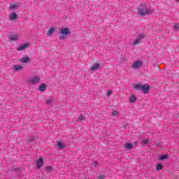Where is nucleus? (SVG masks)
<instances>
[{
    "instance_id": "1",
    "label": "nucleus",
    "mask_w": 179,
    "mask_h": 179,
    "mask_svg": "<svg viewBox=\"0 0 179 179\" xmlns=\"http://www.w3.org/2000/svg\"><path fill=\"white\" fill-rule=\"evenodd\" d=\"M153 10L150 8V6L143 4L137 10L138 16H146V15H152Z\"/></svg>"
},
{
    "instance_id": "2",
    "label": "nucleus",
    "mask_w": 179,
    "mask_h": 179,
    "mask_svg": "<svg viewBox=\"0 0 179 179\" xmlns=\"http://www.w3.org/2000/svg\"><path fill=\"white\" fill-rule=\"evenodd\" d=\"M134 89L135 90H137L138 92H141L142 90L143 92H144L145 94H148L149 93V91L150 90V86L148 84L142 85L139 83L134 85Z\"/></svg>"
},
{
    "instance_id": "3",
    "label": "nucleus",
    "mask_w": 179,
    "mask_h": 179,
    "mask_svg": "<svg viewBox=\"0 0 179 179\" xmlns=\"http://www.w3.org/2000/svg\"><path fill=\"white\" fill-rule=\"evenodd\" d=\"M59 32L62 36H68V34H71V30L69 28H62L59 30Z\"/></svg>"
},
{
    "instance_id": "4",
    "label": "nucleus",
    "mask_w": 179,
    "mask_h": 179,
    "mask_svg": "<svg viewBox=\"0 0 179 179\" xmlns=\"http://www.w3.org/2000/svg\"><path fill=\"white\" fill-rule=\"evenodd\" d=\"M142 64H143V63H142V62L141 61H139V60H138V61H136L134 64H133V65H132V68H133V69H139V68H142Z\"/></svg>"
},
{
    "instance_id": "5",
    "label": "nucleus",
    "mask_w": 179,
    "mask_h": 179,
    "mask_svg": "<svg viewBox=\"0 0 179 179\" xmlns=\"http://www.w3.org/2000/svg\"><path fill=\"white\" fill-rule=\"evenodd\" d=\"M44 164V161L43 160V157H40L38 160H36V167L37 169H41V166Z\"/></svg>"
},
{
    "instance_id": "6",
    "label": "nucleus",
    "mask_w": 179,
    "mask_h": 179,
    "mask_svg": "<svg viewBox=\"0 0 179 179\" xmlns=\"http://www.w3.org/2000/svg\"><path fill=\"white\" fill-rule=\"evenodd\" d=\"M8 38L11 40L12 41H16L19 38V36L17 34H11L8 36Z\"/></svg>"
},
{
    "instance_id": "7",
    "label": "nucleus",
    "mask_w": 179,
    "mask_h": 179,
    "mask_svg": "<svg viewBox=\"0 0 179 179\" xmlns=\"http://www.w3.org/2000/svg\"><path fill=\"white\" fill-rule=\"evenodd\" d=\"M40 82V78L38 77H34L29 80V83H31L32 85H36Z\"/></svg>"
},
{
    "instance_id": "8",
    "label": "nucleus",
    "mask_w": 179,
    "mask_h": 179,
    "mask_svg": "<svg viewBox=\"0 0 179 179\" xmlns=\"http://www.w3.org/2000/svg\"><path fill=\"white\" fill-rule=\"evenodd\" d=\"M19 61H20V62H22V64H26L30 61V57H21L19 59Z\"/></svg>"
},
{
    "instance_id": "9",
    "label": "nucleus",
    "mask_w": 179,
    "mask_h": 179,
    "mask_svg": "<svg viewBox=\"0 0 179 179\" xmlns=\"http://www.w3.org/2000/svg\"><path fill=\"white\" fill-rule=\"evenodd\" d=\"M19 8V3H10L9 9L10 10H15V9H17Z\"/></svg>"
},
{
    "instance_id": "10",
    "label": "nucleus",
    "mask_w": 179,
    "mask_h": 179,
    "mask_svg": "<svg viewBox=\"0 0 179 179\" xmlns=\"http://www.w3.org/2000/svg\"><path fill=\"white\" fill-rule=\"evenodd\" d=\"M29 45H30L29 43H24L23 45H22L17 48V50L23 51V50H26V48H27V47H29Z\"/></svg>"
},
{
    "instance_id": "11",
    "label": "nucleus",
    "mask_w": 179,
    "mask_h": 179,
    "mask_svg": "<svg viewBox=\"0 0 179 179\" xmlns=\"http://www.w3.org/2000/svg\"><path fill=\"white\" fill-rule=\"evenodd\" d=\"M100 68V64L95 63L91 66L90 70L91 71H96V69H99Z\"/></svg>"
},
{
    "instance_id": "12",
    "label": "nucleus",
    "mask_w": 179,
    "mask_h": 179,
    "mask_svg": "<svg viewBox=\"0 0 179 179\" xmlns=\"http://www.w3.org/2000/svg\"><path fill=\"white\" fill-rule=\"evenodd\" d=\"M56 143H57V148H59V149H64L65 144H64V143H62V141H57Z\"/></svg>"
},
{
    "instance_id": "13",
    "label": "nucleus",
    "mask_w": 179,
    "mask_h": 179,
    "mask_svg": "<svg viewBox=\"0 0 179 179\" xmlns=\"http://www.w3.org/2000/svg\"><path fill=\"white\" fill-rule=\"evenodd\" d=\"M54 31H55V29L50 28L48 29V34H47L48 37H51V36H52V33H54Z\"/></svg>"
},
{
    "instance_id": "14",
    "label": "nucleus",
    "mask_w": 179,
    "mask_h": 179,
    "mask_svg": "<svg viewBox=\"0 0 179 179\" xmlns=\"http://www.w3.org/2000/svg\"><path fill=\"white\" fill-rule=\"evenodd\" d=\"M10 20H15V19H17V14L16 13H13L10 15Z\"/></svg>"
},
{
    "instance_id": "15",
    "label": "nucleus",
    "mask_w": 179,
    "mask_h": 179,
    "mask_svg": "<svg viewBox=\"0 0 179 179\" xmlns=\"http://www.w3.org/2000/svg\"><path fill=\"white\" fill-rule=\"evenodd\" d=\"M45 87H47V85H45V84H41L39 86V92H44V90H45Z\"/></svg>"
},
{
    "instance_id": "16",
    "label": "nucleus",
    "mask_w": 179,
    "mask_h": 179,
    "mask_svg": "<svg viewBox=\"0 0 179 179\" xmlns=\"http://www.w3.org/2000/svg\"><path fill=\"white\" fill-rule=\"evenodd\" d=\"M162 169H163V165L162 164H157L156 168H155V170L157 171H160V170H162Z\"/></svg>"
},
{
    "instance_id": "17",
    "label": "nucleus",
    "mask_w": 179,
    "mask_h": 179,
    "mask_svg": "<svg viewBox=\"0 0 179 179\" xmlns=\"http://www.w3.org/2000/svg\"><path fill=\"white\" fill-rule=\"evenodd\" d=\"M135 101H136V96L132 95L131 96H130L129 103H134Z\"/></svg>"
},
{
    "instance_id": "18",
    "label": "nucleus",
    "mask_w": 179,
    "mask_h": 179,
    "mask_svg": "<svg viewBox=\"0 0 179 179\" xmlns=\"http://www.w3.org/2000/svg\"><path fill=\"white\" fill-rule=\"evenodd\" d=\"M141 43V38L138 37L133 42V45H138V44Z\"/></svg>"
},
{
    "instance_id": "19",
    "label": "nucleus",
    "mask_w": 179,
    "mask_h": 179,
    "mask_svg": "<svg viewBox=\"0 0 179 179\" xmlns=\"http://www.w3.org/2000/svg\"><path fill=\"white\" fill-rule=\"evenodd\" d=\"M132 146H134V145H132L130 143H127L126 145H125L126 149H129V150L132 149Z\"/></svg>"
},
{
    "instance_id": "20",
    "label": "nucleus",
    "mask_w": 179,
    "mask_h": 179,
    "mask_svg": "<svg viewBox=\"0 0 179 179\" xmlns=\"http://www.w3.org/2000/svg\"><path fill=\"white\" fill-rule=\"evenodd\" d=\"M15 71H20V69H23V67L20 65H16L14 66Z\"/></svg>"
},
{
    "instance_id": "21",
    "label": "nucleus",
    "mask_w": 179,
    "mask_h": 179,
    "mask_svg": "<svg viewBox=\"0 0 179 179\" xmlns=\"http://www.w3.org/2000/svg\"><path fill=\"white\" fill-rule=\"evenodd\" d=\"M119 115H120V113H118V111L117 110H114L112 113V115H113L114 117H118Z\"/></svg>"
},
{
    "instance_id": "22",
    "label": "nucleus",
    "mask_w": 179,
    "mask_h": 179,
    "mask_svg": "<svg viewBox=\"0 0 179 179\" xmlns=\"http://www.w3.org/2000/svg\"><path fill=\"white\" fill-rule=\"evenodd\" d=\"M169 157L166 155H162L161 157H159V160H164L166 159H167Z\"/></svg>"
},
{
    "instance_id": "23",
    "label": "nucleus",
    "mask_w": 179,
    "mask_h": 179,
    "mask_svg": "<svg viewBox=\"0 0 179 179\" xmlns=\"http://www.w3.org/2000/svg\"><path fill=\"white\" fill-rule=\"evenodd\" d=\"M143 143L144 145H148V143H149V140L148 139H143Z\"/></svg>"
},
{
    "instance_id": "24",
    "label": "nucleus",
    "mask_w": 179,
    "mask_h": 179,
    "mask_svg": "<svg viewBox=\"0 0 179 179\" xmlns=\"http://www.w3.org/2000/svg\"><path fill=\"white\" fill-rule=\"evenodd\" d=\"M145 34H141L138 38H140V40H142V38H145Z\"/></svg>"
},
{
    "instance_id": "25",
    "label": "nucleus",
    "mask_w": 179,
    "mask_h": 179,
    "mask_svg": "<svg viewBox=\"0 0 179 179\" xmlns=\"http://www.w3.org/2000/svg\"><path fill=\"white\" fill-rule=\"evenodd\" d=\"M98 178L99 179H105L106 178V176H104V175H99L98 176Z\"/></svg>"
},
{
    "instance_id": "26",
    "label": "nucleus",
    "mask_w": 179,
    "mask_h": 179,
    "mask_svg": "<svg viewBox=\"0 0 179 179\" xmlns=\"http://www.w3.org/2000/svg\"><path fill=\"white\" fill-rule=\"evenodd\" d=\"M78 120H79V121H83V120H85V117H83V115H80L78 117Z\"/></svg>"
},
{
    "instance_id": "27",
    "label": "nucleus",
    "mask_w": 179,
    "mask_h": 179,
    "mask_svg": "<svg viewBox=\"0 0 179 179\" xmlns=\"http://www.w3.org/2000/svg\"><path fill=\"white\" fill-rule=\"evenodd\" d=\"M174 29H176V30H178V29H179V24H174Z\"/></svg>"
},
{
    "instance_id": "28",
    "label": "nucleus",
    "mask_w": 179,
    "mask_h": 179,
    "mask_svg": "<svg viewBox=\"0 0 179 179\" xmlns=\"http://www.w3.org/2000/svg\"><path fill=\"white\" fill-rule=\"evenodd\" d=\"M52 102V100L51 99L46 100V104H51Z\"/></svg>"
},
{
    "instance_id": "29",
    "label": "nucleus",
    "mask_w": 179,
    "mask_h": 179,
    "mask_svg": "<svg viewBox=\"0 0 179 179\" xmlns=\"http://www.w3.org/2000/svg\"><path fill=\"white\" fill-rule=\"evenodd\" d=\"M113 92H111V91H108V97H110V96H111V94H112Z\"/></svg>"
},
{
    "instance_id": "30",
    "label": "nucleus",
    "mask_w": 179,
    "mask_h": 179,
    "mask_svg": "<svg viewBox=\"0 0 179 179\" xmlns=\"http://www.w3.org/2000/svg\"><path fill=\"white\" fill-rule=\"evenodd\" d=\"M46 170H48L49 171H51V170H52L51 166H46Z\"/></svg>"
},
{
    "instance_id": "31",
    "label": "nucleus",
    "mask_w": 179,
    "mask_h": 179,
    "mask_svg": "<svg viewBox=\"0 0 179 179\" xmlns=\"http://www.w3.org/2000/svg\"><path fill=\"white\" fill-rule=\"evenodd\" d=\"M94 167H97V161L94 162Z\"/></svg>"
},
{
    "instance_id": "32",
    "label": "nucleus",
    "mask_w": 179,
    "mask_h": 179,
    "mask_svg": "<svg viewBox=\"0 0 179 179\" xmlns=\"http://www.w3.org/2000/svg\"><path fill=\"white\" fill-rule=\"evenodd\" d=\"M138 143H139V142L136 141V142L134 143V146H136V145H138Z\"/></svg>"
},
{
    "instance_id": "33",
    "label": "nucleus",
    "mask_w": 179,
    "mask_h": 179,
    "mask_svg": "<svg viewBox=\"0 0 179 179\" xmlns=\"http://www.w3.org/2000/svg\"><path fill=\"white\" fill-rule=\"evenodd\" d=\"M176 1H179V0H176Z\"/></svg>"
}]
</instances>
